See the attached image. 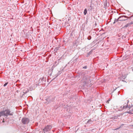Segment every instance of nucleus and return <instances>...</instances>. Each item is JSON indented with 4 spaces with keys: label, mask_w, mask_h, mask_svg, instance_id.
<instances>
[{
    "label": "nucleus",
    "mask_w": 133,
    "mask_h": 133,
    "mask_svg": "<svg viewBox=\"0 0 133 133\" xmlns=\"http://www.w3.org/2000/svg\"><path fill=\"white\" fill-rule=\"evenodd\" d=\"M14 113L10 109H7L4 111L0 112V117L3 116H7L8 115L12 116Z\"/></svg>",
    "instance_id": "f257e3e1"
},
{
    "label": "nucleus",
    "mask_w": 133,
    "mask_h": 133,
    "mask_svg": "<svg viewBox=\"0 0 133 133\" xmlns=\"http://www.w3.org/2000/svg\"><path fill=\"white\" fill-rule=\"evenodd\" d=\"M52 127V125H48L45 126L43 129L44 133H45L46 132L50 131Z\"/></svg>",
    "instance_id": "f03ea898"
},
{
    "label": "nucleus",
    "mask_w": 133,
    "mask_h": 133,
    "mask_svg": "<svg viewBox=\"0 0 133 133\" xmlns=\"http://www.w3.org/2000/svg\"><path fill=\"white\" fill-rule=\"evenodd\" d=\"M30 121L29 119L27 118L24 117L22 119V122L23 124H26L28 123Z\"/></svg>",
    "instance_id": "7ed1b4c3"
},
{
    "label": "nucleus",
    "mask_w": 133,
    "mask_h": 133,
    "mask_svg": "<svg viewBox=\"0 0 133 133\" xmlns=\"http://www.w3.org/2000/svg\"><path fill=\"white\" fill-rule=\"evenodd\" d=\"M125 17V18H128V17H127V16H122L121 17H119V18H118L117 19H115L114 22H113V23L115 24L116 22H118V21H125V20H127V19H124V20H119V19L120 18H121V17Z\"/></svg>",
    "instance_id": "20e7f679"
},
{
    "label": "nucleus",
    "mask_w": 133,
    "mask_h": 133,
    "mask_svg": "<svg viewBox=\"0 0 133 133\" xmlns=\"http://www.w3.org/2000/svg\"><path fill=\"white\" fill-rule=\"evenodd\" d=\"M110 118L111 119H112L114 121H119V118H118V116H111Z\"/></svg>",
    "instance_id": "39448f33"
},
{
    "label": "nucleus",
    "mask_w": 133,
    "mask_h": 133,
    "mask_svg": "<svg viewBox=\"0 0 133 133\" xmlns=\"http://www.w3.org/2000/svg\"><path fill=\"white\" fill-rule=\"evenodd\" d=\"M128 102L127 104L125 103L124 104L123 107H121V109H124L127 108L128 107Z\"/></svg>",
    "instance_id": "423d86ee"
},
{
    "label": "nucleus",
    "mask_w": 133,
    "mask_h": 133,
    "mask_svg": "<svg viewBox=\"0 0 133 133\" xmlns=\"http://www.w3.org/2000/svg\"><path fill=\"white\" fill-rule=\"evenodd\" d=\"M132 24V23H128V24H127L126 25L124 26V27L127 28V27H128V26H130L131 24Z\"/></svg>",
    "instance_id": "0eeeda50"
},
{
    "label": "nucleus",
    "mask_w": 133,
    "mask_h": 133,
    "mask_svg": "<svg viewBox=\"0 0 133 133\" xmlns=\"http://www.w3.org/2000/svg\"><path fill=\"white\" fill-rule=\"evenodd\" d=\"M87 12V10L86 9H85L84 10V15H85Z\"/></svg>",
    "instance_id": "6e6552de"
},
{
    "label": "nucleus",
    "mask_w": 133,
    "mask_h": 133,
    "mask_svg": "<svg viewBox=\"0 0 133 133\" xmlns=\"http://www.w3.org/2000/svg\"><path fill=\"white\" fill-rule=\"evenodd\" d=\"M92 122V121L91 119H90L89 120H88L87 122V123H90L91 122Z\"/></svg>",
    "instance_id": "1a4fd4ad"
},
{
    "label": "nucleus",
    "mask_w": 133,
    "mask_h": 133,
    "mask_svg": "<svg viewBox=\"0 0 133 133\" xmlns=\"http://www.w3.org/2000/svg\"><path fill=\"white\" fill-rule=\"evenodd\" d=\"M104 6H108L107 3L106 1L104 3Z\"/></svg>",
    "instance_id": "9d476101"
},
{
    "label": "nucleus",
    "mask_w": 133,
    "mask_h": 133,
    "mask_svg": "<svg viewBox=\"0 0 133 133\" xmlns=\"http://www.w3.org/2000/svg\"><path fill=\"white\" fill-rule=\"evenodd\" d=\"M91 37L90 36H89L87 38L88 40H90L91 39Z\"/></svg>",
    "instance_id": "9b49d317"
},
{
    "label": "nucleus",
    "mask_w": 133,
    "mask_h": 133,
    "mask_svg": "<svg viewBox=\"0 0 133 133\" xmlns=\"http://www.w3.org/2000/svg\"><path fill=\"white\" fill-rule=\"evenodd\" d=\"M121 127V126H120L118 128H116V129H114V130H117L119 129H120V128Z\"/></svg>",
    "instance_id": "f8f14e48"
},
{
    "label": "nucleus",
    "mask_w": 133,
    "mask_h": 133,
    "mask_svg": "<svg viewBox=\"0 0 133 133\" xmlns=\"http://www.w3.org/2000/svg\"><path fill=\"white\" fill-rule=\"evenodd\" d=\"M8 83H5L3 85L4 87H5L8 84Z\"/></svg>",
    "instance_id": "ddd939ff"
},
{
    "label": "nucleus",
    "mask_w": 133,
    "mask_h": 133,
    "mask_svg": "<svg viewBox=\"0 0 133 133\" xmlns=\"http://www.w3.org/2000/svg\"><path fill=\"white\" fill-rule=\"evenodd\" d=\"M87 68V66H85L83 67V68L84 69H86Z\"/></svg>",
    "instance_id": "4468645a"
},
{
    "label": "nucleus",
    "mask_w": 133,
    "mask_h": 133,
    "mask_svg": "<svg viewBox=\"0 0 133 133\" xmlns=\"http://www.w3.org/2000/svg\"><path fill=\"white\" fill-rule=\"evenodd\" d=\"M124 125V124H122L121 125V126H121V127L122 126H123Z\"/></svg>",
    "instance_id": "2eb2a0df"
},
{
    "label": "nucleus",
    "mask_w": 133,
    "mask_h": 133,
    "mask_svg": "<svg viewBox=\"0 0 133 133\" xmlns=\"http://www.w3.org/2000/svg\"><path fill=\"white\" fill-rule=\"evenodd\" d=\"M57 63V61H55V64H56Z\"/></svg>",
    "instance_id": "dca6fc26"
},
{
    "label": "nucleus",
    "mask_w": 133,
    "mask_h": 133,
    "mask_svg": "<svg viewBox=\"0 0 133 133\" xmlns=\"http://www.w3.org/2000/svg\"><path fill=\"white\" fill-rule=\"evenodd\" d=\"M109 100H108V101H107V102H108V103H109Z\"/></svg>",
    "instance_id": "f3484780"
},
{
    "label": "nucleus",
    "mask_w": 133,
    "mask_h": 133,
    "mask_svg": "<svg viewBox=\"0 0 133 133\" xmlns=\"http://www.w3.org/2000/svg\"><path fill=\"white\" fill-rule=\"evenodd\" d=\"M132 71H133V68H132Z\"/></svg>",
    "instance_id": "a211bd4d"
},
{
    "label": "nucleus",
    "mask_w": 133,
    "mask_h": 133,
    "mask_svg": "<svg viewBox=\"0 0 133 133\" xmlns=\"http://www.w3.org/2000/svg\"><path fill=\"white\" fill-rule=\"evenodd\" d=\"M57 65H55V66H56Z\"/></svg>",
    "instance_id": "6ab92c4d"
}]
</instances>
